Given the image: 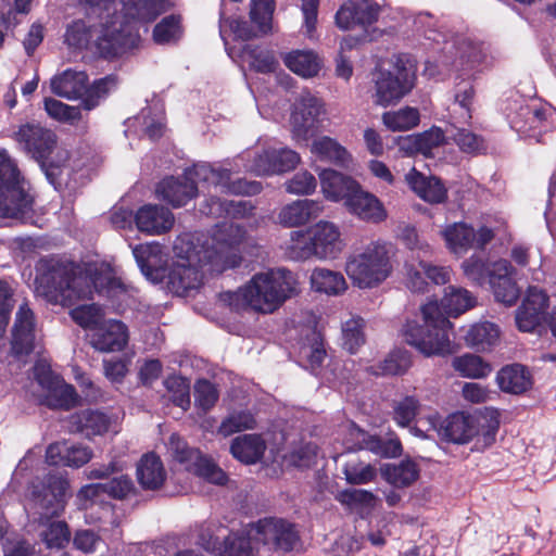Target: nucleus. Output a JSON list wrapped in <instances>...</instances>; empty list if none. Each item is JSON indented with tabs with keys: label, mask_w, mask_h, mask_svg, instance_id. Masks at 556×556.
<instances>
[{
	"label": "nucleus",
	"mask_w": 556,
	"mask_h": 556,
	"mask_svg": "<svg viewBox=\"0 0 556 556\" xmlns=\"http://www.w3.org/2000/svg\"><path fill=\"white\" fill-rule=\"evenodd\" d=\"M98 24L87 26L84 21L70 24L65 42L83 49L93 41L97 51L104 58L121 55L139 43L140 37L132 23H150L167 9V0H78Z\"/></svg>",
	"instance_id": "obj_1"
},
{
	"label": "nucleus",
	"mask_w": 556,
	"mask_h": 556,
	"mask_svg": "<svg viewBox=\"0 0 556 556\" xmlns=\"http://www.w3.org/2000/svg\"><path fill=\"white\" fill-rule=\"evenodd\" d=\"M244 236L241 226L224 222L203 241L191 233L177 237L174 243L176 261L168 273V282L177 292L187 291L200 286L203 278L200 267L204 265L215 273L238 266L241 262L239 245Z\"/></svg>",
	"instance_id": "obj_2"
},
{
	"label": "nucleus",
	"mask_w": 556,
	"mask_h": 556,
	"mask_svg": "<svg viewBox=\"0 0 556 556\" xmlns=\"http://www.w3.org/2000/svg\"><path fill=\"white\" fill-rule=\"evenodd\" d=\"M93 289L110 299H126L129 293L115 269L101 263L87 273L72 263L51 262L36 278V292L48 302L71 305L89 298Z\"/></svg>",
	"instance_id": "obj_3"
},
{
	"label": "nucleus",
	"mask_w": 556,
	"mask_h": 556,
	"mask_svg": "<svg viewBox=\"0 0 556 556\" xmlns=\"http://www.w3.org/2000/svg\"><path fill=\"white\" fill-rule=\"evenodd\" d=\"M232 169V167H215L211 164L200 163L186 169L181 178L163 179L156 188V194L174 207H180L197 197L200 190L203 191L211 186L219 188L222 192L232 194L251 195L261 191L260 182L241 179L231 181Z\"/></svg>",
	"instance_id": "obj_4"
},
{
	"label": "nucleus",
	"mask_w": 556,
	"mask_h": 556,
	"mask_svg": "<svg viewBox=\"0 0 556 556\" xmlns=\"http://www.w3.org/2000/svg\"><path fill=\"white\" fill-rule=\"evenodd\" d=\"M296 290V279L283 268L257 273L236 291H226L219 299L233 311L271 314Z\"/></svg>",
	"instance_id": "obj_5"
},
{
	"label": "nucleus",
	"mask_w": 556,
	"mask_h": 556,
	"mask_svg": "<svg viewBox=\"0 0 556 556\" xmlns=\"http://www.w3.org/2000/svg\"><path fill=\"white\" fill-rule=\"evenodd\" d=\"M427 419L428 427L425 430L414 427L410 431L420 438H432L437 433L441 439L457 444L475 440L477 450L491 446L500 428V412L492 407L475 414L455 413L441 424L437 412H431Z\"/></svg>",
	"instance_id": "obj_6"
},
{
	"label": "nucleus",
	"mask_w": 556,
	"mask_h": 556,
	"mask_svg": "<svg viewBox=\"0 0 556 556\" xmlns=\"http://www.w3.org/2000/svg\"><path fill=\"white\" fill-rule=\"evenodd\" d=\"M14 139L26 154L40 163L47 178L55 187L68 185L67 178L80 168L68 151L58 148L55 134L38 124L20 126Z\"/></svg>",
	"instance_id": "obj_7"
},
{
	"label": "nucleus",
	"mask_w": 556,
	"mask_h": 556,
	"mask_svg": "<svg viewBox=\"0 0 556 556\" xmlns=\"http://www.w3.org/2000/svg\"><path fill=\"white\" fill-rule=\"evenodd\" d=\"M421 323L406 325V342L422 355L441 356L452 352L450 330L453 324L441 312L437 301H429L420 307Z\"/></svg>",
	"instance_id": "obj_8"
},
{
	"label": "nucleus",
	"mask_w": 556,
	"mask_h": 556,
	"mask_svg": "<svg viewBox=\"0 0 556 556\" xmlns=\"http://www.w3.org/2000/svg\"><path fill=\"white\" fill-rule=\"evenodd\" d=\"M344 245L339 226L319 220L305 230L292 231L286 243V253L294 261H331L341 254Z\"/></svg>",
	"instance_id": "obj_9"
},
{
	"label": "nucleus",
	"mask_w": 556,
	"mask_h": 556,
	"mask_svg": "<svg viewBox=\"0 0 556 556\" xmlns=\"http://www.w3.org/2000/svg\"><path fill=\"white\" fill-rule=\"evenodd\" d=\"M392 257L391 244L370 242L346 257L344 270L354 286L361 289L376 288L392 274Z\"/></svg>",
	"instance_id": "obj_10"
},
{
	"label": "nucleus",
	"mask_w": 556,
	"mask_h": 556,
	"mask_svg": "<svg viewBox=\"0 0 556 556\" xmlns=\"http://www.w3.org/2000/svg\"><path fill=\"white\" fill-rule=\"evenodd\" d=\"M374 103L389 106L397 103L415 84V70L410 63L397 59L392 71H379L374 78Z\"/></svg>",
	"instance_id": "obj_11"
},
{
	"label": "nucleus",
	"mask_w": 556,
	"mask_h": 556,
	"mask_svg": "<svg viewBox=\"0 0 556 556\" xmlns=\"http://www.w3.org/2000/svg\"><path fill=\"white\" fill-rule=\"evenodd\" d=\"M275 0H251L250 17L256 30L245 21L239 18H226L224 11L220 13L219 33L227 46L230 36L248 40L261 34H267L271 29Z\"/></svg>",
	"instance_id": "obj_12"
},
{
	"label": "nucleus",
	"mask_w": 556,
	"mask_h": 556,
	"mask_svg": "<svg viewBox=\"0 0 556 556\" xmlns=\"http://www.w3.org/2000/svg\"><path fill=\"white\" fill-rule=\"evenodd\" d=\"M167 451L173 460L180 464L184 469L204 480L223 485L227 481L226 473L212 459L203 456L197 448L188 444L177 434H172L167 443Z\"/></svg>",
	"instance_id": "obj_13"
},
{
	"label": "nucleus",
	"mask_w": 556,
	"mask_h": 556,
	"mask_svg": "<svg viewBox=\"0 0 556 556\" xmlns=\"http://www.w3.org/2000/svg\"><path fill=\"white\" fill-rule=\"evenodd\" d=\"M67 490L68 482L61 476H50L48 484L41 488L37 484L30 486V508L39 516L40 523L46 525L51 517L63 511Z\"/></svg>",
	"instance_id": "obj_14"
},
{
	"label": "nucleus",
	"mask_w": 556,
	"mask_h": 556,
	"mask_svg": "<svg viewBox=\"0 0 556 556\" xmlns=\"http://www.w3.org/2000/svg\"><path fill=\"white\" fill-rule=\"evenodd\" d=\"M249 161L244 168L256 175L283 174L294 169L301 162L298 152L286 148L267 146L261 150L248 152Z\"/></svg>",
	"instance_id": "obj_15"
},
{
	"label": "nucleus",
	"mask_w": 556,
	"mask_h": 556,
	"mask_svg": "<svg viewBox=\"0 0 556 556\" xmlns=\"http://www.w3.org/2000/svg\"><path fill=\"white\" fill-rule=\"evenodd\" d=\"M505 112L511 128L520 134H528L536 128H556V109L551 104L529 106L514 101L505 108Z\"/></svg>",
	"instance_id": "obj_16"
},
{
	"label": "nucleus",
	"mask_w": 556,
	"mask_h": 556,
	"mask_svg": "<svg viewBox=\"0 0 556 556\" xmlns=\"http://www.w3.org/2000/svg\"><path fill=\"white\" fill-rule=\"evenodd\" d=\"M326 114L324 101L309 90H303L296 97L290 116L291 132L294 139H308L309 132Z\"/></svg>",
	"instance_id": "obj_17"
},
{
	"label": "nucleus",
	"mask_w": 556,
	"mask_h": 556,
	"mask_svg": "<svg viewBox=\"0 0 556 556\" xmlns=\"http://www.w3.org/2000/svg\"><path fill=\"white\" fill-rule=\"evenodd\" d=\"M248 533L258 544L270 545L275 549L291 551L299 535L293 525L279 518H264L248 527Z\"/></svg>",
	"instance_id": "obj_18"
},
{
	"label": "nucleus",
	"mask_w": 556,
	"mask_h": 556,
	"mask_svg": "<svg viewBox=\"0 0 556 556\" xmlns=\"http://www.w3.org/2000/svg\"><path fill=\"white\" fill-rule=\"evenodd\" d=\"M34 372L37 382L45 391L43 401L49 407L70 408L76 403L74 388L53 374L43 362L35 365Z\"/></svg>",
	"instance_id": "obj_19"
},
{
	"label": "nucleus",
	"mask_w": 556,
	"mask_h": 556,
	"mask_svg": "<svg viewBox=\"0 0 556 556\" xmlns=\"http://www.w3.org/2000/svg\"><path fill=\"white\" fill-rule=\"evenodd\" d=\"M39 346L35 315L27 303L20 305L12 329L11 350L15 357L22 358Z\"/></svg>",
	"instance_id": "obj_20"
},
{
	"label": "nucleus",
	"mask_w": 556,
	"mask_h": 556,
	"mask_svg": "<svg viewBox=\"0 0 556 556\" xmlns=\"http://www.w3.org/2000/svg\"><path fill=\"white\" fill-rule=\"evenodd\" d=\"M343 445L346 451L367 450L381 457H396L402 452L399 440L391 439L382 441L377 437L369 435L355 424H348L343 427Z\"/></svg>",
	"instance_id": "obj_21"
},
{
	"label": "nucleus",
	"mask_w": 556,
	"mask_h": 556,
	"mask_svg": "<svg viewBox=\"0 0 556 556\" xmlns=\"http://www.w3.org/2000/svg\"><path fill=\"white\" fill-rule=\"evenodd\" d=\"M34 197L26 189V182L0 189V217L28 222L33 218Z\"/></svg>",
	"instance_id": "obj_22"
},
{
	"label": "nucleus",
	"mask_w": 556,
	"mask_h": 556,
	"mask_svg": "<svg viewBox=\"0 0 556 556\" xmlns=\"http://www.w3.org/2000/svg\"><path fill=\"white\" fill-rule=\"evenodd\" d=\"M406 238L409 249L413 251L412 256L406 260L403 267L405 286L415 293H425L428 291L429 282L424 273L425 260L420 258V253L427 255L432 249L428 243L419 242L414 229L407 230Z\"/></svg>",
	"instance_id": "obj_23"
},
{
	"label": "nucleus",
	"mask_w": 556,
	"mask_h": 556,
	"mask_svg": "<svg viewBox=\"0 0 556 556\" xmlns=\"http://www.w3.org/2000/svg\"><path fill=\"white\" fill-rule=\"evenodd\" d=\"M384 0H357L345 2L336 14V24L346 30L355 25H371L378 21Z\"/></svg>",
	"instance_id": "obj_24"
},
{
	"label": "nucleus",
	"mask_w": 556,
	"mask_h": 556,
	"mask_svg": "<svg viewBox=\"0 0 556 556\" xmlns=\"http://www.w3.org/2000/svg\"><path fill=\"white\" fill-rule=\"evenodd\" d=\"M548 298L536 287H530L516 312V325L520 331L532 332L545 319Z\"/></svg>",
	"instance_id": "obj_25"
},
{
	"label": "nucleus",
	"mask_w": 556,
	"mask_h": 556,
	"mask_svg": "<svg viewBox=\"0 0 556 556\" xmlns=\"http://www.w3.org/2000/svg\"><path fill=\"white\" fill-rule=\"evenodd\" d=\"M137 229L149 236H160L169 231L175 223L173 213L157 204H146L134 216Z\"/></svg>",
	"instance_id": "obj_26"
},
{
	"label": "nucleus",
	"mask_w": 556,
	"mask_h": 556,
	"mask_svg": "<svg viewBox=\"0 0 556 556\" xmlns=\"http://www.w3.org/2000/svg\"><path fill=\"white\" fill-rule=\"evenodd\" d=\"M68 428L72 432L83 433L87 438L117 431V418L100 410H83L70 417Z\"/></svg>",
	"instance_id": "obj_27"
},
{
	"label": "nucleus",
	"mask_w": 556,
	"mask_h": 556,
	"mask_svg": "<svg viewBox=\"0 0 556 556\" xmlns=\"http://www.w3.org/2000/svg\"><path fill=\"white\" fill-rule=\"evenodd\" d=\"M344 206L350 214L368 223L378 224L386 220L388 216L383 203L375 194L364 190L361 185L358 190L348 198Z\"/></svg>",
	"instance_id": "obj_28"
},
{
	"label": "nucleus",
	"mask_w": 556,
	"mask_h": 556,
	"mask_svg": "<svg viewBox=\"0 0 556 556\" xmlns=\"http://www.w3.org/2000/svg\"><path fill=\"white\" fill-rule=\"evenodd\" d=\"M321 193L331 202H348L353 192L358 190L359 182L353 177L344 175L332 168H323L318 172Z\"/></svg>",
	"instance_id": "obj_29"
},
{
	"label": "nucleus",
	"mask_w": 556,
	"mask_h": 556,
	"mask_svg": "<svg viewBox=\"0 0 556 556\" xmlns=\"http://www.w3.org/2000/svg\"><path fill=\"white\" fill-rule=\"evenodd\" d=\"M128 342L125 324L116 319H106L90 333L91 345L100 352L122 351Z\"/></svg>",
	"instance_id": "obj_30"
},
{
	"label": "nucleus",
	"mask_w": 556,
	"mask_h": 556,
	"mask_svg": "<svg viewBox=\"0 0 556 556\" xmlns=\"http://www.w3.org/2000/svg\"><path fill=\"white\" fill-rule=\"evenodd\" d=\"M132 254L141 273L152 282H160L166 275V258L162 247L156 243L138 244Z\"/></svg>",
	"instance_id": "obj_31"
},
{
	"label": "nucleus",
	"mask_w": 556,
	"mask_h": 556,
	"mask_svg": "<svg viewBox=\"0 0 556 556\" xmlns=\"http://www.w3.org/2000/svg\"><path fill=\"white\" fill-rule=\"evenodd\" d=\"M324 211V205L316 200H295L285 206L278 213V223L285 227H299L317 218Z\"/></svg>",
	"instance_id": "obj_32"
},
{
	"label": "nucleus",
	"mask_w": 556,
	"mask_h": 556,
	"mask_svg": "<svg viewBox=\"0 0 556 556\" xmlns=\"http://www.w3.org/2000/svg\"><path fill=\"white\" fill-rule=\"evenodd\" d=\"M309 151L317 160L337 166L349 168L353 164V156L348 149L330 136L323 135L314 138Z\"/></svg>",
	"instance_id": "obj_33"
},
{
	"label": "nucleus",
	"mask_w": 556,
	"mask_h": 556,
	"mask_svg": "<svg viewBox=\"0 0 556 556\" xmlns=\"http://www.w3.org/2000/svg\"><path fill=\"white\" fill-rule=\"evenodd\" d=\"M405 181L412 191L426 202L442 203L447 197V191L440 179L426 176L415 167L405 174Z\"/></svg>",
	"instance_id": "obj_34"
},
{
	"label": "nucleus",
	"mask_w": 556,
	"mask_h": 556,
	"mask_svg": "<svg viewBox=\"0 0 556 556\" xmlns=\"http://www.w3.org/2000/svg\"><path fill=\"white\" fill-rule=\"evenodd\" d=\"M286 67L293 74L308 79L316 77L323 68V59L309 49L292 50L281 56Z\"/></svg>",
	"instance_id": "obj_35"
},
{
	"label": "nucleus",
	"mask_w": 556,
	"mask_h": 556,
	"mask_svg": "<svg viewBox=\"0 0 556 556\" xmlns=\"http://www.w3.org/2000/svg\"><path fill=\"white\" fill-rule=\"evenodd\" d=\"M267 448L263 434L249 433L236 437L230 444V453L237 460L252 465L262 459Z\"/></svg>",
	"instance_id": "obj_36"
},
{
	"label": "nucleus",
	"mask_w": 556,
	"mask_h": 556,
	"mask_svg": "<svg viewBox=\"0 0 556 556\" xmlns=\"http://www.w3.org/2000/svg\"><path fill=\"white\" fill-rule=\"evenodd\" d=\"M137 479L144 490H159L165 482L166 470L154 453L144 454L137 465Z\"/></svg>",
	"instance_id": "obj_37"
},
{
	"label": "nucleus",
	"mask_w": 556,
	"mask_h": 556,
	"mask_svg": "<svg viewBox=\"0 0 556 556\" xmlns=\"http://www.w3.org/2000/svg\"><path fill=\"white\" fill-rule=\"evenodd\" d=\"M496 383L501 391L505 393L521 394L531 388L532 379L525 366L511 364L498 370Z\"/></svg>",
	"instance_id": "obj_38"
},
{
	"label": "nucleus",
	"mask_w": 556,
	"mask_h": 556,
	"mask_svg": "<svg viewBox=\"0 0 556 556\" xmlns=\"http://www.w3.org/2000/svg\"><path fill=\"white\" fill-rule=\"evenodd\" d=\"M309 282L312 290L328 296H340L348 290L343 274L325 267L313 269Z\"/></svg>",
	"instance_id": "obj_39"
},
{
	"label": "nucleus",
	"mask_w": 556,
	"mask_h": 556,
	"mask_svg": "<svg viewBox=\"0 0 556 556\" xmlns=\"http://www.w3.org/2000/svg\"><path fill=\"white\" fill-rule=\"evenodd\" d=\"M464 338L468 346L485 352L498 343L501 330L494 323L488 320L478 321L468 328Z\"/></svg>",
	"instance_id": "obj_40"
},
{
	"label": "nucleus",
	"mask_w": 556,
	"mask_h": 556,
	"mask_svg": "<svg viewBox=\"0 0 556 556\" xmlns=\"http://www.w3.org/2000/svg\"><path fill=\"white\" fill-rule=\"evenodd\" d=\"M477 304L476 296L465 288L448 286L444 289L441 300V312L450 317H458Z\"/></svg>",
	"instance_id": "obj_41"
},
{
	"label": "nucleus",
	"mask_w": 556,
	"mask_h": 556,
	"mask_svg": "<svg viewBox=\"0 0 556 556\" xmlns=\"http://www.w3.org/2000/svg\"><path fill=\"white\" fill-rule=\"evenodd\" d=\"M87 81L84 72L67 70L51 79V90L60 97L76 99L86 94Z\"/></svg>",
	"instance_id": "obj_42"
},
{
	"label": "nucleus",
	"mask_w": 556,
	"mask_h": 556,
	"mask_svg": "<svg viewBox=\"0 0 556 556\" xmlns=\"http://www.w3.org/2000/svg\"><path fill=\"white\" fill-rule=\"evenodd\" d=\"M486 62V52L481 43L463 40L457 47L455 66L464 76L470 77L473 72Z\"/></svg>",
	"instance_id": "obj_43"
},
{
	"label": "nucleus",
	"mask_w": 556,
	"mask_h": 556,
	"mask_svg": "<svg viewBox=\"0 0 556 556\" xmlns=\"http://www.w3.org/2000/svg\"><path fill=\"white\" fill-rule=\"evenodd\" d=\"M305 342L300 348V357L308 362L312 368H317L321 365L326 357L323 339L316 330V319L311 316L309 324L304 329Z\"/></svg>",
	"instance_id": "obj_44"
},
{
	"label": "nucleus",
	"mask_w": 556,
	"mask_h": 556,
	"mask_svg": "<svg viewBox=\"0 0 556 556\" xmlns=\"http://www.w3.org/2000/svg\"><path fill=\"white\" fill-rule=\"evenodd\" d=\"M446 248L454 254L466 253L475 243L476 231L465 223H454L442 231Z\"/></svg>",
	"instance_id": "obj_45"
},
{
	"label": "nucleus",
	"mask_w": 556,
	"mask_h": 556,
	"mask_svg": "<svg viewBox=\"0 0 556 556\" xmlns=\"http://www.w3.org/2000/svg\"><path fill=\"white\" fill-rule=\"evenodd\" d=\"M381 476L392 485L405 488L414 483L419 477V467L412 459H404L399 464H387L380 469Z\"/></svg>",
	"instance_id": "obj_46"
},
{
	"label": "nucleus",
	"mask_w": 556,
	"mask_h": 556,
	"mask_svg": "<svg viewBox=\"0 0 556 556\" xmlns=\"http://www.w3.org/2000/svg\"><path fill=\"white\" fill-rule=\"evenodd\" d=\"M452 367L459 376L470 379L485 378L492 371V366L488 362L471 353L454 357Z\"/></svg>",
	"instance_id": "obj_47"
},
{
	"label": "nucleus",
	"mask_w": 556,
	"mask_h": 556,
	"mask_svg": "<svg viewBox=\"0 0 556 556\" xmlns=\"http://www.w3.org/2000/svg\"><path fill=\"white\" fill-rule=\"evenodd\" d=\"M381 119L391 131H406L418 126L420 115L416 108L404 106L396 111L384 112Z\"/></svg>",
	"instance_id": "obj_48"
},
{
	"label": "nucleus",
	"mask_w": 556,
	"mask_h": 556,
	"mask_svg": "<svg viewBox=\"0 0 556 556\" xmlns=\"http://www.w3.org/2000/svg\"><path fill=\"white\" fill-rule=\"evenodd\" d=\"M430 414L422 415L421 406L414 396H405L393 405V418L401 427L408 426L416 416H419V425L428 424L427 417Z\"/></svg>",
	"instance_id": "obj_49"
},
{
	"label": "nucleus",
	"mask_w": 556,
	"mask_h": 556,
	"mask_svg": "<svg viewBox=\"0 0 556 556\" xmlns=\"http://www.w3.org/2000/svg\"><path fill=\"white\" fill-rule=\"evenodd\" d=\"M365 321L358 316H352L342 324V344L350 353L356 351L365 343Z\"/></svg>",
	"instance_id": "obj_50"
},
{
	"label": "nucleus",
	"mask_w": 556,
	"mask_h": 556,
	"mask_svg": "<svg viewBox=\"0 0 556 556\" xmlns=\"http://www.w3.org/2000/svg\"><path fill=\"white\" fill-rule=\"evenodd\" d=\"M256 425V419L250 412H233L222 421L218 433L229 437L237 432L254 429Z\"/></svg>",
	"instance_id": "obj_51"
},
{
	"label": "nucleus",
	"mask_w": 556,
	"mask_h": 556,
	"mask_svg": "<svg viewBox=\"0 0 556 556\" xmlns=\"http://www.w3.org/2000/svg\"><path fill=\"white\" fill-rule=\"evenodd\" d=\"M71 316L76 324L91 332L105 320L102 308L97 304L79 305L71 311Z\"/></svg>",
	"instance_id": "obj_52"
},
{
	"label": "nucleus",
	"mask_w": 556,
	"mask_h": 556,
	"mask_svg": "<svg viewBox=\"0 0 556 556\" xmlns=\"http://www.w3.org/2000/svg\"><path fill=\"white\" fill-rule=\"evenodd\" d=\"M164 386L170 393L172 401L175 405L182 408L184 410L189 408L190 383L186 378L176 375L169 376L164 381Z\"/></svg>",
	"instance_id": "obj_53"
},
{
	"label": "nucleus",
	"mask_w": 556,
	"mask_h": 556,
	"mask_svg": "<svg viewBox=\"0 0 556 556\" xmlns=\"http://www.w3.org/2000/svg\"><path fill=\"white\" fill-rule=\"evenodd\" d=\"M412 366L410 355L407 351L391 352L380 364L376 375H402Z\"/></svg>",
	"instance_id": "obj_54"
},
{
	"label": "nucleus",
	"mask_w": 556,
	"mask_h": 556,
	"mask_svg": "<svg viewBox=\"0 0 556 556\" xmlns=\"http://www.w3.org/2000/svg\"><path fill=\"white\" fill-rule=\"evenodd\" d=\"M252 210V206L248 201H219L218 199H211L207 203V211H205L206 214L213 215V216H223L229 215V216H244L248 214L249 211Z\"/></svg>",
	"instance_id": "obj_55"
},
{
	"label": "nucleus",
	"mask_w": 556,
	"mask_h": 556,
	"mask_svg": "<svg viewBox=\"0 0 556 556\" xmlns=\"http://www.w3.org/2000/svg\"><path fill=\"white\" fill-rule=\"evenodd\" d=\"M70 530L64 521H52L41 531L40 536L49 548H62L70 542Z\"/></svg>",
	"instance_id": "obj_56"
},
{
	"label": "nucleus",
	"mask_w": 556,
	"mask_h": 556,
	"mask_svg": "<svg viewBox=\"0 0 556 556\" xmlns=\"http://www.w3.org/2000/svg\"><path fill=\"white\" fill-rule=\"evenodd\" d=\"M317 180L308 170H300L285 182L288 193L296 195H308L315 192Z\"/></svg>",
	"instance_id": "obj_57"
},
{
	"label": "nucleus",
	"mask_w": 556,
	"mask_h": 556,
	"mask_svg": "<svg viewBox=\"0 0 556 556\" xmlns=\"http://www.w3.org/2000/svg\"><path fill=\"white\" fill-rule=\"evenodd\" d=\"M244 54L249 56V63L256 72L273 73L279 66L275 53L270 50L247 48Z\"/></svg>",
	"instance_id": "obj_58"
},
{
	"label": "nucleus",
	"mask_w": 556,
	"mask_h": 556,
	"mask_svg": "<svg viewBox=\"0 0 556 556\" xmlns=\"http://www.w3.org/2000/svg\"><path fill=\"white\" fill-rule=\"evenodd\" d=\"M343 473L346 481L351 484H365L372 481L377 476L374 466L361 462H349L345 464Z\"/></svg>",
	"instance_id": "obj_59"
},
{
	"label": "nucleus",
	"mask_w": 556,
	"mask_h": 556,
	"mask_svg": "<svg viewBox=\"0 0 556 556\" xmlns=\"http://www.w3.org/2000/svg\"><path fill=\"white\" fill-rule=\"evenodd\" d=\"M258 544L247 532V536L230 535L225 541L223 556H254L255 545Z\"/></svg>",
	"instance_id": "obj_60"
},
{
	"label": "nucleus",
	"mask_w": 556,
	"mask_h": 556,
	"mask_svg": "<svg viewBox=\"0 0 556 556\" xmlns=\"http://www.w3.org/2000/svg\"><path fill=\"white\" fill-rule=\"evenodd\" d=\"M180 21L176 16L164 17L153 30V39L156 43H168L180 36Z\"/></svg>",
	"instance_id": "obj_61"
},
{
	"label": "nucleus",
	"mask_w": 556,
	"mask_h": 556,
	"mask_svg": "<svg viewBox=\"0 0 556 556\" xmlns=\"http://www.w3.org/2000/svg\"><path fill=\"white\" fill-rule=\"evenodd\" d=\"M506 236L505 223L500 219H488L476 231L475 242L479 248H483L494 238L503 239Z\"/></svg>",
	"instance_id": "obj_62"
},
{
	"label": "nucleus",
	"mask_w": 556,
	"mask_h": 556,
	"mask_svg": "<svg viewBox=\"0 0 556 556\" xmlns=\"http://www.w3.org/2000/svg\"><path fill=\"white\" fill-rule=\"evenodd\" d=\"M45 109L49 116L59 122L73 123L80 116V111L76 106L67 105L55 99H46Z\"/></svg>",
	"instance_id": "obj_63"
},
{
	"label": "nucleus",
	"mask_w": 556,
	"mask_h": 556,
	"mask_svg": "<svg viewBox=\"0 0 556 556\" xmlns=\"http://www.w3.org/2000/svg\"><path fill=\"white\" fill-rule=\"evenodd\" d=\"M453 140L463 152L468 154H477L484 150L483 139L465 128H457L453 134Z\"/></svg>",
	"instance_id": "obj_64"
}]
</instances>
